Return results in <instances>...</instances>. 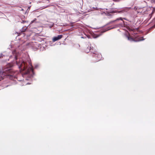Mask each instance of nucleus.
Returning <instances> with one entry per match:
<instances>
[{
	"instance_id": "39448f33",
	"label": "nucleus",
	"mask_w": 155,
	"mask_h": 155,
	"mask_svg": "<svg viewBox=\"0 0 155 155\" xmlns=\"http://www.w3.org/2000/svg\"><path fill=\"white\" fill-rule=\"evenodd\" d=\"M84 50L83 51H85L86 53H88L90 51H91V52L93 53V52H94V49H84Z\"/></svg>"
},
{
	"instance_id": "7ed1b4c3",
	"label": "nucleus",
	"mask_w": 155,
	"mask_h": 155,
	"mask_svg": "<svg viewBox=\"0 0 155 155\" xmlns=\"http://www.w3.org/2000/svg\"><path fill=\"white\" fill-rule=\"evenodd\" d=\"M127 38H128V40L130 41H139L143 40L144 39H141L140 38H138L137 39H135L134 38H133L130 36H127Z\"/></svg>"
},
{
	"instance_id": "1a4fd4ad",
	"label": "nucleus",
	"mask_w": 155,
	"mask_h": 155,
	"mask_svg": "<svg viewBox=\"0 0 155 155\" xmlns=\"http://www.w3.org/2000/svg\"><path fill=\"white\" fill-rule=\"evenodd\" d=\"M7 71V70H4V72H5V71Z\"/></svg>"
},
{
	"instance_id": "9d476101",
	"label": "nucleus",
	"mask_w": 155,
	"mask_h": 155,
	"mask_svg": "<svg viewBox=\"0 0 155 155\" xmlns=\"http://www.w3.org/2000/svg\"><path fill=\"white\" fill-rule=\"evenodd\" d=\"M109 29H108L107 28V30H109Z\"/></svg>"
},
{
	"instance_id": "0eeeda50",
	"label": "nucleus",
	"mask_w": 155,
	"mask_h": 155,
	"mask_svg": "<svg viewBox=\"0 0 155 155\" xmlns=\"http://www.w3.org/2000/svg\"><path fill=\"white\" fill-rule=\"evenodd\" d=\"M3 79V78L2 76H1L0 77V81H1Z\"/></svg>"
},
{
	"instance_id": "6e6552de",
	"label": "nucleus",
	"mask_w": 155,
	"mask_h": 155,
	"mask_svg": "<svg viewBox=\"0 0 155 155\" xmlns=\"http://www.w3.org/2000/svg\"><path fill=\"white\" fill-rule=\"evenodd\" d=\"M3 56V54H0V58L2 57Z\"/></svg>"
},
{
	"instance_id": "423d86ee",
	"label": "nucleus",
	"mask_w": 155,
	"mask_h": 155,
	"mask_svg": "<svg viewBox=\"0 0 155 155\" xmlns=\"http://www.w3.org/2000/svg\"><path fill=\"white\" fill-rule=\"evenodd\" d=\"M18 56H16V55L15 56V58L16 60H17L18 59Z\"/></svg>"
},
{
	"instance_id": "20e7f679",
	"label": "nucleus",
	"mask_w": 155,
	"mask_h": 155,
	"mask_svg": "<svg viewBox=\"0 0 155 155\" xmlns=\"http://www.w3.org/2000/svg\"><path fill=\"white\" fill-rule=\"evenodd\" d=\"M62 37V35H58L56 37H54L52 39V41L53 42H54L56 41H57L59 39H61Z\"/></svg>"
},
{
	"instance_id": "f03ea898",
	"label": "nucleus",
	"mask_w": 155,
	"mask_h": 155,
	"mask_svg": "<svg viewBox=\"0 0 155 155\" xmlns=\"http://www.w3.org/2000/svg\"><path fill=\"white\" fill-rule=\"evenodd\" d=\"M93 56L95 58L97 61L100 60L102 58L101 54L100 53H98L97 51H94V52H93Z\"/></svg>"
},
{
	"instance_id": "f257e3e1",
	"label": "nucleus",
	"mask_w": 155,
	"mask_h": 155,
	"mask_svg": "<svg viewBox=\"0 0 155 155\" xmlns=\"http://www.w3.org/2000/svg\"><path fill=\"white\" fill-rule=\"evenodd\" d=\"M16 63L18 65L19 68L22 70L23 72L22 76L23 77L26 75L29 78H31L33 77L34 73L33 71V67L31 64L30 67H28L27 65L24 61L18 63L17 61H16Z\"/></svg>"
}]
</instances>
